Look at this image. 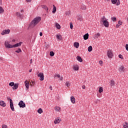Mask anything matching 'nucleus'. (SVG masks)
<instances>
[{
	"mask_svg": "<svg viewBox=\"0 0 128 128\" xmlns=\"http://www.w3.org/2000/svg\"><path fill=\"white\" fill-rule=\"evenodd\" d=\"M40 20H42V18L40 17H36L30 23L28 28H34L36 26Z\"/></svg>",
	"mask_w": 128,
	"mask_h": 128,
	"instance_id": "nucleus-1",
	"label": "nucleus"
},
{
	"mask_svg": "<svg viewBox=\"0 0 128 128\" xmlns=\"http://www.w3.org/2000/svg\"><path fill=\"white\" fill-rule=\"evenodd\" d=\"M101 22H102L105 28H108V26H110V23L104 16H103L102 18H101Z\"/></svg>",
	"mask_w": 128,
	"mask_h": 128,
	"instance_id": "nucleus-2",
	"label": "nucleus"
},
{
	"mask_svg": "<svg viewBox=\"0 0 128 128\" xmlns=\"http://www.w3.org/2000/svg\"><path fill=\"white\" fill-rule=\"evenodd\" d=\"M107 56L109 58H112V57L114 56V53L112 52V50H108Z\"/></svg>",
	"mask_w": 128,
	"mask_h": 128,
	"instance_id": "nucleus-3",
	"label": "nucleus"
},
{
	"mask_svg": "<svg viewBox=\"0 0 128 128\" xmlns=\"http://www.w3.org/2000/svg\"><path fill=\"white\" fill-rule=\"evenodd\" d=\"M4 46L6 48H14V45L10 44L8 41L5 42Z\"/></svg>",
	"mask_w": 128,
	"mask_h": 128,
	"instance_id": "nucleus-4",
	"label": "nucleus"
},
{
	"mask_svg": "<svg viewBox=\"0 0 128 128\" xmlns=\"http://www.w3.org/2000/svg\"><path fill=\"white\" fill-rule=\"evenodd\" d=\"M10 32V30L9 29L4 30L1 32V34L2 36H4V34H8Z\"/></svg>",
	"mask_w": 128,
	"mask_h": 128,
	"instance_id": "nucleus-5",
	"label": "nucleus"
},
{
	"mask_svg": "<svg viewBox=\"0 0 128 128\" xmlns=\"http://www.w3.org/2000/svg\"><path fill=\"white\" fill-rule=\"evenodd\" d=\"M18 106L20 108H26V104H24V101L22 100H21L19 102Z\"/></svg>",
	"mask_w": 128,
	"mask_h": 128,
	"instance_id": "nucleus-6",
	"label": "nucleus"
},
{
	"mask_svg": "<svg viewBox=\"0 0 128 128\" xmlns=\"http://www.w3.org/2000/svg\"><path fill=\"white\" fill-rule=\"evenodd\" d=\"M10 108L12 112H14V102L12 100H10Z\"/></svg>",
	"mask_w": 128,
	"mask_h": 128,
	"instance_id": "nucleus-7",
	"label": "nucleus"
},
{
	"mask_svg": "<svg viewBox=\"0 0 128 128\" xmlns=\"http://www.w3.org/2000/svg\"><path fill=\"white\" fill-rule=\"evenodd\" d=\"M118 70L120 72L121 74H122V72H124V71L126 70L124 69V66L122 65L119 68Z\"/></svg>",
	"mask_w": 128,
	"mask_h": 128,
	"instance_id": "nucleus-8",
	"label": "nucleus"
},
{
	"mask_svg": "<svg viewBox=\"0 0 128 128\" xmlns=\"http://www.w3.org/2000/svg\"><path fill=\"white\" fill-rule=\"evenodd\" d=\"M38 76L40 78V80H44V73L40 72L38 74Z\"/></svg>",
	"mask_w": 128,
	"mask_h": 128,
	"instance_id": "nucleus-9",
	"label": "nucleus"
},
{
	"mask_svg": "<svg viewBox=\"0 0 128 128\" xmlns=\"http://www.w3.org/2000/svg\"><path fill=\"white\" fill-rule=\"evenodd\" d=\"M112 2L114 4H116V6H120V0H112Z\"/></svg>",
	"mask_w": 128,
	"mask_h": 128,
	"instance_id": "nucleus-10",
	"label": "nucleus"
},
{
	"mask_svg": "<svg viewBox=\"0 0 128 128\" xmlns=\"http://www.w3.org/2000/svg\"><path fill=\"white\" fill-rule=\"evenodd\" d=\"M25 86L26 88V90H28V88H30V82L28 80H26L24 82Z\"/></svg>",
	"mask_w": 128,
	"mask_h": 128,
	"instance_id": "nucleus-11",
	"label": "nucleus"
},
{
	"mask_svg": "<svg viewBox=\"0 0 128 128\" xmlns=\"http://www.w3.org/2000/svg\"><path fill=\"white\" fill-rule=\"evenodd\" d=\"M60 118H56L55 120L54 121V124H60Z\"/></svg>",
	"mask_w": 128,
	"mask_h": 128,
	"instance_id": "nucleus-12",
	"label": "nucleus"
},
{
	"mask_svg": "<svg viewBox=\"0 0 128 128\" xmlns=\"http://www.w3.org/2000/svg\"><path fill=\"white\" fill-rule=\"evenodd\" d=\"M16 16L20 18H24V15L20 14V13L19 12H16Z\"/></svg>",
	"mask_w": 128,
	"mask_h": 128,
	"instance_id": "nucleus-13",
	"label": "nucleus"
},
{
	"mask_svg": "<svg viewBox=\"0 0 128 128\" xmlns=\"http://www.w3.org/2000/svg\"><path fill=\"white\" fill-rule=\"evenodd\" d=\"M70 101L72 104H76V98H74V96H72L70 97Z\"/></svg>",
	"mask_w": 128,
	"mask_h": 128,
	"instance_id": "nucleus-14",
	"label": "nucleus"
},
{
	"mask_svg": "<svg viewBox=\"0 0 128 128\" xmlns=\"http://www.w3.org/2000/svg\"><path fill=\"white\" fill-rule=\"evenodd\" d=\"M22 42L17 43V44L13 45V48H17L18 46H22Z\"/></svg>",
	"mask_w": 128,
	"mask_h": 128,
	"instance_id": "nucleus-15",
	"label": "nucleus"
},
{
	"mask_svg": "<svg viewBox=\"0 0 128 128\" xmlns=\"http://www.w3.org/2000/svg\"><path fill=\"white\" fill-rule=\"evenodd\" d=\"M56 38L58 40H62V36L60 34H57Z\"/></svg>",
	"mask_w": 128,
	"mask_h": 128,
	"instance_id": "nucleus-16",
	"label": "nucleus"
},
{
	"mask_svg": "<svg viewBox=\"0 0 128 128\" xmlns=\"http://www.w3.org/2000/svg\"><path fill=\"white\" fill-rule=\"evenodd\" d=\"M73 68L74 70H80V67L78 65H74Z\"/></svg>",
	"mask_w": 128,
	"mask_h": 128,
	"instance_id": "nucleus-17",
	"label": "nucleus"
},
{
	"mask_svg": "<svg viewBox=\"0 0 128 128\" xmlns=\"http://www.w3.org/2000/svg\"><path fill=\"white\" fill-rule=\"evenodd\" d=\"M0 106H6V102H4L1 100L0 101Z\"/></svg>",
	"mask_w": 128,
	"mask_h": 128,
	"instance_id": "nucleus-18",
	"label": "nucleus"
},
{
	"mask_svg": "<svg viewBox=\"0 0 128 128\" xmlns=\"http://www.w3.org/2000/svg\"><path fill=\"white\" fill-rule=\"evenodd\" d=\"M88 36H89V35H88V33L85 34L84 36V40H86L88 39Z\"/></svg>",
	"mask_w": 128,
	"mask_h": 128,
	"instance_id": "nucleus-19",
	"label": "nucleus"
},
{
	"mask_svg": "<svg viewBox=\"0 0 128 128\" xmlns=\"http://www.w3.org/2000/svg\"><path fill=\"white\" fill-rule=\"evenodd\" d=\"M74 46L76 48H78V46H80V44L78 42H75L74 44Z\"/></svg>",
	"mask_w": 128,
	"mask_h": 128,
	"instance_id": "nucleus-20",
	"label": "nucleus"
},
{
	"mask_svg": "<svg viewBox=\"0 0 128 128\" xmlns=\"http://www.w3.org/2000/svg\"><path fill=\"white\" fill-rule=\"evenodd\" d=\"M76 60L80 62H82V58L80 56H77Z\"/></svg>",
	"mask_w": 128,
	"mask_h": 128,
	"instance_id": "nucleus-21",
	"label": "nucleus"
},
{
	"mask_svg": "<svg viewBox=\"0 0 128 128\" xmlns=\"http://www.w3.org/2000/svg\"><path fill=\"white\" fill-rule=\"evenodd\" d=\"M18 88V84H15L12 87V90H16Z\"/></svg>",
	"mask_w": 128,
	"mask_h": 128,
	"instance_id": "nucleus-22",
	"label": "nucleus"
},
{
	"mask_svg": "<svg viewBox=\"0 0 128 128\" xmlns=\"http://www.w3.org/2000/svg\"><path fill=\"white\" fill-rule=\"evenodd\" d=\"M80 9L82 10H86V6L85 5L82 4L80 6Z\"/></svg>",
	"mask_w": 128,
	"mask_h": 128,
	"instance_id": "nucleus-23",
	"label": "nucleus"
},
{
	"mask_svg": "<svg viewBox=\"0 0 128 128\" xmlns=\"http://www.w3.org/2000/svg\"><path fill=\"white\" fill-rule=\"evenodd\" d=\"M54 110L56 112H60V107L56 106H55Z\"/></svg>",
	"mask_w": 128,
	"mask_h": 128,
	"instance_id": "nucleus-24",
	"label": "nucleus"
},
{
	"mask_svg": "<svg viewBox=\"0 0 128 128\" xmlns=\"http://www.w3.org/2000/svg\"><path fill=\"white\" fill-rule=\"evenodd\" d=\"M53 10L52 11V14H56V8L54 5H53Z\"/></svg>",
	"mask_w": 128,
	"mask_h": 128,
	"instance_id": "nucleus-25",
	"label": "nucleus"
},
{
	"mask_svg": "<svg viewBox=\"0 0 128 128\" xmlns=\"http://www.w3.org/2000/svg\"><path fill=\"white\" fill-rule=\"evenodd\" d=\"M123 128H128V123L127 122L123 124Z\"/></svg>",
	"mask_w": 128,
	"mask_h": 128,
	"instance_id": "nucleus-26",
	"label": "nucleus"
},
{
	"mask_svg": "<svg viewBox=\"0 0 128 128\" xmlns=\"http://www.w3.org/2000/svg\"><path fill=\"white\" fill-rule=\"evenodd\" d=\"M100 36V34L99 32H98L95 34L94 38H99V36Z\"/></svg>",
	"mask_w": 128,
	"mask_h": 128,
	"instance_id": "nucleus-27",
	"label": "nucleus"
},
{
	"mask_svg": "<svg viewBox=\"0 0 128 128\" xmlns=\"http://www.w3.org/2000/svg\"><path fill=\"white\" fill-rule=\"evenodd\" d=\"M56 26L58 30H60V25L58 23H56Z\"/></svg>",
	"mask_w": 128,
	"mask_h": 128,
	"instance_id": "nucleus-28",
	"label": "nucleus"
},
{
	"mask_svg": "<svg viewBox=\"0 0 128 128\" xmlns=\"http://www.w3.org/2000/svg\"><path fill=\"white\" fill-rule=\"evenodd\" d=\"M110 84L111 86H114V81L111 80L110 82Z\"/></svg>",
	"mask_w": 128,
	"mask_h": 128,
	"instance_id": "nucleus-29",
	"label": "nucleus"
},
{
	"mask_svg": "<svg viewBox=\"0 0 128 128\" xmlns=\"http://www.w3.org/2000/svg\"><path fill=\"white\" fill-rule=\"evenodd\" d=\"M42 8H44L45 10H48V8L46 6L43 5L42 6Z\"/></svg>",
	"mask_w": 128,
	"mask_h": 128,
	"instance_id": "nucleus-30",
	"label": "nucleus"
},
{
	"mask_svg": "<svg viewBox=\"0 0 128 128\" xmlns=\"http://www.w3.org/2000/svg\"><path fill=\"white\" fill-rule=\"evenodd\" d=\"M98 92H99L100 94H102V92H104V89H103L102 87L100 88Z\"/></svg>",
	"mask_w": 128,
	"mask_h": 128,
	"instance_id": "nucleus-31",
	"label": "nucleus"
},
{
	"mask_svg": "<svg viewBox=\"0 0 128 128\" xmlns=\"http://www.w3.org/2000/svg\"><path fill=\"white\" fill-rule=\"evenodd\" d=\"M92 46H90L88 48V52H92Z\"/></svg>",
	"mask_w": 128,
	"mask_h": 128,
	"instance_id": "nucleus-32",
	"label": "nucleus"
},
{
	"mask_svg": "<svg viewBox=\"0 0 128 128\" xmlns=\"http://www.w3.org/2000/svg\"><path fill=\"white\" fill-rule=\"evenodd\" d=\"M38 114H42V108H40L38 110Z\"/></svg>",
	"mask_w": 128,
	"mask_h": 128,
	"instance_id": "nucleus-33",
	"label": "nucleus"
},
{
	"mask_svg": "<svg viewBox=\"0 0 128 128\" xmlns=\"http://www.w3.org/2000/svg\"><path fill=\"white\" fill-rule=\"evenodd\" d=\"M4 12V8H2V7L0 6V14H2Z\"/></svg>",
	"mask_w": 128,
	"mask_h": 128,
	"instance_id": "nucleus-34",
	"label": "nucleus"
},
{
	"mask_svg": "<svg viewBox=\"0 0 128 128\" xmlns=\"http://www.w3.org/2000/svg\"><path fill=\"white\" fill-rule=\"evenodd\" d=\"M16 52H18V54L20 52H22V50L20 48H18V50H16Z\"/></svg>",
	"mask_w": 128,
	"mask_h": 128,
	"instance_id": "nucleus-35",
	"label": "nucleus"
},
{
	"mask_svg": "<svg viewBox=\"0 0 128 128\" xmlns=\"http://www.w3.org/2000/svg\"><path fill=\"white\" fill-rule=\"evenodd\" d=\"M50 56H54V52L52 51L50 52Z\"/></svg>",
	"mask_w": 128,
	"mask_h": 128,
	"instance_id": "nucleus-36",
	"label": "nucleus"
},
{
	"mask_svg": "<svg viewBox=\"0 0 128 128\" xmlns=\"http://www.w3.org/2000/svg\"><path fill=\"white\" fill-rule=\"evenodd\" d=\"M111 20L113 21V22H116V17H112L111 18Z\"/></svg>",
	"mask_w": 128,
	"mask_h": 128,
	"instance_id": "nucleus-37",
	"label": "nucleus"
},
{
	"mask_svg": "<svg viewBox=\"0 0 128 128\" xmlns=\"http://www.w3.org/2000/svg\"><path fill=\"white\" fill-rule=\"evenodd\" d=\"M9 86H14V82H11L9 84Z\"/></svg>",
	"mask_w": 128,
	"mask_h": 128,
	"instance_id": "nucleus-38",
	"label": "nucleus"
},
{
	"mask_svg": "<svg viewBox=\"0 0 128 128\" xmlns=\"http://www.w3.org/2000/svg\"><path fill=\"white\" fill-rule=\"evenodd\" d=\"M66 86L68 87L70 86V82H66Z\"/></svg>",
	"mask_w": 128,
	"mask_h": 128,
	"instance_id": "nucleus-39",
	"label": "nucleus"
},
{
	"mask_svg": "<svg viewBox=\"0 0 128 128\" xmlns=\"http://www.w3.org/2000/svg\"><path fill=\"white\" fill-rule=\"evenodd\" d=\"M78 20H80V22H82V16H79L78 18Z\"/></svg>",
	"mask_w": 128,
	"mask_h": 128,
	"instance_id": "nucleus-40",
	"label": "nucleus"
},
{
	"mask_svg": "<svg viewBox=\"0 0 128 128\" xmlns=\"http://www.w3.org/2000/svg\"><path fill=\"white\" fill-rule=\"evenodd\" d=\"M34 82H32V81L30 82V86H34Z\"/></svg>",
	"mask_w": 128,
	"mask_h": 128,
	"instance_id": "nucleus-41",
	"label": "nucleus"
},
{
	"mask_svg": "<svg viewBox=\"0 0 128 128\" xmlns=\"http://www.w3.org/2000/svg\"><path fill=\"white\" fill-rule=\"evenodd\" d=\"M118 58H121V60H124V56H122V54H119Z\"/></svg>",
	"mask_w": 128,
	"mask_h": 128,
	"instance_id": "nucleus-42",
	"label": "nucleus"
},
{
	"mask_svg": "<svg viewBox=\"0 0 128 128\" xmlns=\"http://www.w3.org/2000/svg\"><path fill=\"white\" fill-rule=\"evenodd\" d=\"M2 128H8V126L4 124L2 125Z\"/></svg>",
	"mask_w": 128,
	"mask_h": 128,
	"instance_id": "nucleus-43",
	"label": "nucleus"
},
{
	"mask_svg": "<svg viewBox=\"0 0 128 128\" xmlns=\"http://www.w3.org/2000/svg\"><path fill=\"white\" fill-rule=\"evenodd\" d=\"M118 24H120V26H122V22L120 20H119L118 22Z\"/></svg>",
	"mask_w": 128,
	"mask_h": 128,
	"instance_id": "nucleus-44",
	"label": "nucleus"
},
{
	"mask_svg": "<svg viewBox=\"0 0 128 128\" xmlns=\"http://www.w3.org/2000/svg\"><path fill=\"white\" fill-rule=\"evenodd\" d=\"M72 28H73L72 23L70 22V28H71V30H72Z\"/></svg>",
	"mask_w": 128,
	"mask_h": 128,
	"instance_id": "nucleus-45",
	"label": "nucleus"
},
{
	"mask_svg": "<svg viewBox=\"0 0 128 128\" xmlns=\"http://www.w3.org/2000/svg\"><path fill=\"white\" fill-rule=\"evenodd\" d=\"M125 48L128 51V44H126Z\"/></svg>",
	"mask_w": 128,
	"mask_h": 128,
	"instance_id": "nucleus-46",
	"label": "nucleus"
},
{
	"mask_svg": "<svg viewBox=\"0 0 128 128\" xmlns=\"http://www.w3.org/2000/svg\"><path fill=\"white\" fill-rule=\"evenodd\" d=\"M7 100H10H10H12L10 97L8 96L7 97Z\"/></svg>",
	"mask_w": 128,
	"mask_h": 128,
	"instance_id": "nucleus-47",
	"label": "nucleus"
},
{
	"mask_svg": "<svg viewBox=\"0 0 128 128\" xmlns=\"http://www.w3.org/2000/svg\"><path fill=\"white\" fill-rule=\"evenodd\" d=\"M103 63H104V62H102V60H100V61H99V64H102Z\"/></svg>",
	"mask_w": 128,
	"mask_h": 128,
	"instance_id": "nucleus-48",
	"label": "nucleus"
},
{
	"mask_svg": "<svg viewBox=\"0 0 128 128\" xmlns=\"http://www.w3.org/2000/svg\"><path fill=\"white\" fill-rule=\"evenodd\" d=\"M120 25L119 24H117L116 25V28H120Z\"/></svg>",
	"mask_w": 128,
	"mask_h": 128,
	"instance_id": "nucleus-49",
	"label": "nucleus"
},
{
	"mask_svg": "<svg viewBox=\"0 0 128 128\" xmlns=\"http://www.w3.org/2000/svg\"><path fill=\"white\" fill-rule=\"evenodd\" d=\"M56 76H57V78H60V74H56Z\"/></svg>",
	"mask_w": 128,
	"mask_h": 128,
	"instance_id": "nucleus-50",
	"label": "nucleus"
},
{
	"mask_svg": "<svg viewBox=\"0 0 128 128\" xmlns=\"http://www.w3.org/2000/svg\"><path fill=\"white\" fill-rule=\"evenodd\" d=\"M26 2H32V0H26Z\"/></svg>",
	"mask_w": 128,
	"mask_h": 128,
	"instance_id": "nucleus-51",
	"label": "nucleus"
},
{
	"mask_svg": "<svg viewBox=\"0 0 128 128\" xmlns=\"http://www.w3.org/2000/svg\"><path fill=\"white\" fill-rule=\"evenodd\" d=\"M82 88H83V90H84V88H86V86L84 85L82 86Z\"/></svg>",
	"mask_w": 128,
	"mask_h": 128,
	"instance_id": "nucleus-52",
	"label": "nucleus"
},
{
	"mask_svg": "<svg viewBox=\"0 0 128 128\" xmlns=\"http://www.w3.org/2000/svg\"><path fill=\"white\" fill-rule=\"evenodd\" d=\"M40 36H42V32H40Z\"/></svg>",
	"mask_w": 128,
	"mask_h": 128,
	"instance_id": "nucleus-53",
	"label": "nucleus"
},
{
	"mask_svg": "<svg viewBox=\"0 0 128 128\" xmlns=\"http://www.w3.org/2000/svg\"><path fill=\"white\" fill-rule=\"evenodd\" d=\"M60 80H64V78H62V77H60Z\"/></svg>",
	"mask_w": 128,
	"mask_h": 128,
	"instance_id": "nucleus-54",
	"label": "nucleus"
},
{
	"mask_svg": "<svg viewBox=\"0 0 128 128\" xmlns=\"http://www.w3.org/2000/svg\"><path fill=\"white\" fill-rule=\"evenodd\" d=\"M50 90H52V86H50Z\"/></svg>",
	"mask_w": 128,
	"mask_h": 128,
	"instance_id": "nucleus-55",
	"label": "nucleus"
},
{
	"mask_svg": "<svg viewBox=\"0 0 128 128\" xmlns=\"http://www.w3.org/2000/svg\"><path fill=\"white\" fill-rule=\"evenodd\" d=\"M30 63L32 64V59H30Z\"/></svg>",
	"mask_w": 128,
	"mask_h": 128,
	"instance_id": "nucleus-56",
	"label": "nucleus"
},
{
	"mask_svg": "<svg viewBox=\"0 0 128 128\" xmlns=\"http://www.w3.org/2000/svg\"><path fill=\"white\" fill-rule=\"evenodd\" d=\"M32 69H30V70H29V72H32Z\"/></svg>",
	"mask_w": 128,
	"mask_h": 128,
	"instance_id": "nucleus-57",
	"label": "nucleus"
},
{
	"mask_svg": "<svg viewBox=\"0 0 128 128\" xmlns=\"http://www.w3.org/2000/svg\"><path fill=\"white\" fill-rule=\"evenodd\" d=\"M22 12H24V10H21V11H20Z\"/></svg>",
	"mask_w": 128,
	"mask_h": 128,
	"instance_id": "nucleus-58",
	"label": "nucleus"
},
{
	"mask_svg": "<svg viewBox=\"0 0 128 128\" xmlns=\"http://www.w3.org/2000/svg\"><path fill=\"white\" fill-rule=\"evenodd\" d=\"M2 4V0H0V4Z\"/></svg>",
	"mask_w": 128,
	"mask_h": 128,
	"instance_id": "nucleus-59",
	"label": "nucleus"
},
{
	"mask_svg": "<svg viewBox=\"0 0 128 128\" xmlns=\"http://www.w3.org/2000/svg\"><path fill=\"white\" fill-rule=\"evenodd\" d=\"M15 41H16V40H12V42H15Z\"/></svg>",
	"mask_w": 128,
	"mask_h": 128,
	"instance_id": "nucleus-60",
	"label": "nucleus"
},
{
	"mask_svg": "<svg viewBox=\"0 0 128 128\" xmlns=\"http://www.w3.org/2000/svg\"><path fill=\"white\" fill-rule=\"evenodd\" d=\"M127 20H128V18L127 19Z\"/></svg>",
	"mask_w": 128,
	"mask_h": 128,
	"instance_id": "nucleus-61",
	"label": "nucleus"
}]
</instances>
